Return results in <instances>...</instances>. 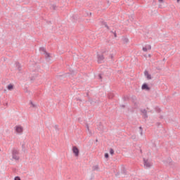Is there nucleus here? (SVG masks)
<instances>
[{
  "instance_id": "f257e3e1",
  "label": "nucleus",
  "mask_w": 180,
  "mask_h": 180,
  "mask_svg": "<svg viewBox=\"0 0 180 180\" xmlns=\"http://www.w3.org/2000/svg\"><path fill=\"white\" fill-rule=\"evenodd\" d=\"M19 150L18 148H13L12 150V157L13 160L16 161L19 160Z\"/></svg>"
},
{
  "instance_id": "f03ea898",
  "label": "nucleus",
  "mask_w": 180,
  "mask_h": 180,
  "mask_svg": "<svg viewBox=\"0 0 180 180\" xmlns=\"http://www.w3.org/2000/svg\"><path fill=\"white\" fill-rule=\"evenodd\" d=\"M105 51L102 52L101 55L98 54L97 58H98V64H102L103 63V60H105V57L103 56V54H105Z\"/></svg>"
},
{
  "instance_id": "7ed1b4c3",
  "label": "nucleus",
  "mask_w": 180,
  "mask_h": 180,
  "mask_svg": "<svg viewBox=\"0 0 180 180\" xmlns=\"http://www.w3.org/2000/svg\"><path fill=\"white\" fill-rule=\"evenodd\" d=\"M142 91H150L151 89V87L148 85L147 83H143L141 86Z\"/></svg>"
},
{
  "instance_id": "20e7f679",
  "label": "nucleus",
  "mask_w": 180,
  "mask_h": 180,
  "mask_svg": "<svg viewBox=\"0 0 180 180\" xmlns=\"http://www.w3.org/2000/svg\"><path fill=\"white\" fill-rule=\"evenodd\" d=\"M72 153L75 154V157H78L79 155V149H78L77 146H73Z\"/></svg>"
},
{
  "instance_id": "39448f33",
  "label": "nucleus",
  "mask_w": 180,
  "mask_h": 180,
  "mask_svg": "<svg viewBox=\"0 0 180 180\" xmlns=\"http://www.w3.org/2000/svg\"><path fill=\"white\" fill-rule=\"evenodd\" d=\"M143 164L146 168H150L151 165H153L151 162H148V160H146V158H143Z\"/></svg>"
},
{
  "instance_id": "423d86ee",
  "label": "nucleus",
  "mask_w": 180,
  "mask_h": 180,
  "mask_svg": "<svg viewBox=\"0 0 180 180\" xmlns=\"http://www.w3.org/2000/svg\"><path fill=\"white\" fill-rule=\"evenodd\" d=\"M15 131H17V133H22L23 131V127H22L20 126H16Z\"/></svg>"
},
{
  "instance_id": "0eeeda50",
  "label": "nucleus",
  "mask_w": 180,
  "mask_h": 180,
  "mask_svg": "<svg viewBox=\"0 0 180 180\" xmlns=\"http://www.w3.org/2000/svg\"><path fill=\"white\" fill-rule=\"evenodd\" d=\"M141 113L143 114L144 119H147L148 117V115H147V110L143 109V110H141Z\"/></svg>"
},
{
  "instance_id": "6e6552de",
  "label": "nucleus",
  "mask_w": 180,
  "mask_h": 180,
  "mask_svg": "<svg viewBox=\"0 0 180 180\" xmlns=\"http://www.w3.org/2000/svg\"><path fill=\"white\" fill-rule=\"evenodd\" d=\"M144 75L145 77H146L147 79H151V75H150V73H148V70H145L144 71Z\"/></svg>"
},
{
  "instance_id": "1a4fd4ad",
  "label": "nucleus",
  "mask_w": 180,
  "mask_h": 180,
  "mask_svg": "<svg viewBox=\"0 0 180 180\" xmlns=\"http://www.w3.org/2000/svg\"><path fill=\"white\" fill-rule=\"evenodd\" d=\"M143 51H148V50H151V45H146L143 46L142 49Z\"/></svg>"
},
{
  "instance_id": "9d476101",
  "label": "nucleus",
  "mask_w": 180,
  "mask_h": 180,
  "mask_svg": "<svg viewBox=\"0 0 180 180\" xmlns=\"http://www.w3.org/2000/svg\"><path fill=\"white\" fill-rule=\"evenodd\" d=\"M45 55V58L47 61H50V58L51 57V56L50 55L49 53H48L47 51L46 53H44Z\"/></svg>"
},
{
  "instance_id": "9b49d317",
  "label": "nucleus",
  "mask_w": 180,
  "mask_h": 180,
  "mask_svg": "<svg viewBox=\"0 0 180 180\" xmlns=\"http://www.w3.org/2000/svg\"><path fill=\"white\" fill-rule=\"evenodd\" d=\"M100 23H101V25H103V26H105V27H106V29H108V30H109L110 29L106 22H105L103 20H101Z\"/></svg>"
},
{
  "instance_id": "f8f14e48",
  "label": "nucleus",
  "mask_w": 180,
  "mask_h": 180,
  "mask_svg": "<svg viewBox=\"0 0 180 180\" xmlns=\"http://www.w3.org/2000/svg\"><path fill=\"white\" fill-rule=\"evenodd\" d=\"M13 88H15V85L13 84H9L8 86H7V89L8 91H12V89H13Z\"/></svg>"
},
{
  "instance_id": "ddd939ff",
  "label": "nucleus",
  "mask_w": 180,
  "mask_h": 180,
  "mask_svg": "<svg viewBox=\"0 0 180 180\" xmlns=\"http://www.w3.org/2000/svg\"><path fill=\"white\" fill-rule=\"evenodd\" d=\"M16 68H18V71H22V66L19 62H15Z\"/></svg>"
},
{
  "instance_id": "4468645a",
  "label": "nucleus",
  "mask_w": 180,
  "mask_h": 180,
  "mask_svg": "<svg viewBox=\"0 0 180 180\" xmlns=\"http://www.w3.org/2000/svg\"><path fill=\"white\" fill-rule=\"evenodd\" d=\"M114 96H115V94L112 91H110L108 94V97L109 98V99H113Z\"/></svg>"
},
{
  "instance_id": "2eb2a0df",
  "label": "nucleus",
  "mask_w": 180,
  "mask_h": 180,
  "mask_svg": "<svg viewBox=\"0 0 180 180\" xmlns=\"http://www.w3.org/2000/svg\"><path fill=\"white\" fill-rule=\"evenodd\" d=\"M72 18L73 19V22H77V20L79 19L78 15H75Z\"/></svg>"
},
{
  "instance_id": "dca6fc26",
  "label": "nucleus",
  "mask_w": 180,
  "mask_h": 180,
  "mask_svg": "<svg viewBox=\"0 0 180 180\" xmlns=\"http://www.w3.org/2000/svg\"><path fill=\"white\" fill-rule=\"evenodd\" d=\"M50 9H52L53 11H56V9H57V6L56 4H52L50 6Z\"/></svg>"
},
{
  "instance_id": "f3484780",
  "label": "nucleus",
  "mask_w": 180,
  "mask_h": 180,
  "mask_svg": "<svg viewBox=\"0 0 180 180\" xmlns=\"http://www.w3.org/2000/svg\"><path fill=\"white\" fill-rule=\"evenodd\" d=\"M121 172H122V174H123V175H127V171L126 170V169L124 167L122 168Z\"/></svg>"
},
{
  "instance_id": "a211bd4d",
  "label": "nucleus",
  "mask_w": 180,
  "mask_h": 180,
  "mask_svg": "<svg viewBox=\"0 0 180 180\" xmlns=\"http://www.w3.org/2000/svg\"><path fill=\"white\" fill-rule=\"evenodd\" d=\"M39 51H42V53H44V54L47 51H46V48L40 47L39 48Z\"/></svg>"
},
{
  "instance_id": "6ab92c4d",
  "label": "nucleus",
  "mask_w": 180,
  "mask_h": 180,
  "mask_svg": "<svg viewBox=\"0 0 180 180\" xmlns=\"http://www.w3.org/2000/svg\"><path fill=\"white\" fill-rule=\"evenodd\" d=\"M92 169L93 171H98V169H99V166L98 165L93 166Z\"/></svg>"
},
{
  "instance_id": "aec40b11",
  "label": "nucleus",
  "mask_w": 180,
  "mask_h": 180,
  "mask_svg": "<svg viewBox=\"0 0 180 180\" xmlns=\"http://www.w3.org/2000/svg\"><path fill=\"white\" fill-rule=\"evenodd\" d=\"M30 105H32V108H36V104L33 103V101H30Z\"/></svg>"
},
{
  "instance_id": "412c9836",
  "label": "nucleus",
  "mask_w": 180,
  "mask_h": 180,
  "mask_svg": "<svg viewBox=\"0 0 180 180\" xmlns=\"http://www.w3.org/2000/svg\"><path fill=\"white\" fill-rule=\"evenodd\" d=\"M110 154L111 155H113V154H115V150H114L112 148H110Z\"/></svg>"
},
{
  "instance_id": "4be33fe9",
  "label": "nucleus",
  "mask_w": 180,
  "mask_h": 180,
  "mask_svg": "<svg viewBox=\"0 0 180 180\" xmlns=\"http://www.w3.org/2000/svg\"><path fill=\"white\" fill-rule=\"evenodd\" d=\"M123 42H124V43H129V39H127V38H124V39H123Z\"/></svg>"
},
{
  "instance_id": "5701e85b",
  "label": "nucleus",
  "mask_w": 180,
  "mask_h": 180,
  "mask_svg": "<svg viewBox=\"0 0 180 180\" xmlns=\"http://www.w3.org/2000/svg\"><path fill=\"white\" fill-rule=\"evenodd\" d=\"M155 110H156V112H158V113H160L161 112V108H156Z\"/></svg>"
},
{
  "instance_id": "b1692460",
  "label": "nucleus",
  "mask_w": 180,
  "mask_h": 180,
  "mask_svg": "<svg viewBox=\"0 0 180 180\" xmlns=\"http://www.w3.org/2000/svg\"><path fill=\"white\" fill-rule=\"evenodd\" d=\"M22 151H24L25 153V151H26V148H25V143L22 145Z\"/></svg>"
},
{
  "instance_id": "393cba45",
  "label": "nucleus",
  "mask_w": 180,
  "mask_h": 180,
  "mask_svg": "<svg viewBox=\"0 0 180 180\" xmlns=\"http://www.w3.org/2000/svg\"><path fill=\"white\" fill-rule=\"evenodd\" d=\"M111 33L114 34V37H117V34H116V32L110 31Z\"/></svg>"
},
{
  "instance_id": "a878e982",
  "label": "nucleus",
  "mask_w": 180,
  "mask_h": 180,
  "mask_svg": "<svg viewBox=\"0 0 180 180\" xmlns=\"http://www.w3.org/2000/svg\"><path fill=\"white\" fill-rule=\"evenodd\" d=\"M104 157L105 158H109V153H105Z\"/></svg>"
},
{
  "instance_id": "bb28decb",
  "label": "nucleus",
  "mask_w": 180,
  "mask_h": 180,
  "mask_svg": "<svg viewBox=\"0 0 180 180\" xmlns=\"http://www.w3.org/2000/svg\"><path fill=\"white\" fill-rule=\"evenodd\" d=\"M14 180H20V177L17 176L14 178Z\"/></svg>"
},
{
  "instance_id": "cd10ccee",
  "label": "nucleus",
  "mask_w": 180,
  "mask_h": 180,
  "mask_svg": "<svg viewBox=\"0 0 180 180\" xmlns=\"http://www.w3.org/2000/svg\"><path fill=\"white\" fill-rule=\"evenodd\" d=\"M109 58H111V60H113V54H110L109 56Z\"/></svg>"
},
{
  "instance_id": "c85d7f7f",
  "label": "nucleus",
  "mask_w": 180,
  "mask_h": 180,
  "mask_svg": "<svg viewBox=\"0 0 180 180\" xmlns=\"http://www.w3.org/2000/svg\"><path fill=\"white\" fill-rule=\"evenodd\" d=\"M98 78H99V79H102V75L101 74H98Z\"/></svg>"
},
{
  "instance_id": "c756f323",
  "label": "nucleus",
  "mask_w": 180,
  "mask_h": 180,
  "mask_svg": "<svg viewBox=\"0 0 180 180\" xmlns=\"http://www.w3.org/2000/svg\"><path fill=\"white\" fill-rule=\"evenodd\" d=\"M34 79H35L34 77H32L30 78V81H34Z\"/></svg>"
},
{
  "instance_id": "7c9ffc66",
  "label": "nucleus",
  "mask_w": 180,
  "mask_h": 180,
  "mask_svg": "<svg viewBox=\"0 0 180 180\" xmlns=\"http://www.w3.org/2000/svg\"><path fill=\"white\" fill-rule=\"evenodd\" d=\"M86 129H87L88 131H89V125L86 124Z\"/></svg>"
},
{
  "instance_id": "2f4dec72",
  "label": "nucleus",
  "mask_w": 180,
  "mask_h": 180,
  "mask_svg": "<svg viewBox=\"0 0 180 180\" xmlns=\"http://www.w3.org/2000/svg\"><path fill=\"white\" fill-rule=\"evenodd\" d=\"M121 108H126V105H121Z\"/></svg>"
},
{
  "instance_id": "473e14b6",
  "label": "nucleus",
  "mask_w": 180,
  "mask_h": 180,
  "mask_svg": "<svg viewBox=\"0 0 180 180\" xmlns=\"http://www.w3.org/2000/svg\"><path fill=\"white\" fill-rule=\"evenodd\" d=\"M48 25H50L51 23V21H47Z\"/></svg>"
},
{
  "instance_id": "72a5a7b5",
  "label": "nucleus",
  "mask_w": 180,
  "mask_h": 180,
  "mask_svg": "<svg viewBox=\"0 0 180 180\" xmlns=\"http://www.w3.org/2000/svg\"><path fill=\"white\" fill-rule=\"evenodd\" d=\"M4 106H8V103H6L4 104Z\"/></svg>"
},
{
  "instance_id": "f704fd0d",
  "label": "nucleus",
  "mask_w": 180,
  "mask_h": 180,
  "mask_svg": "<svg viewBox=\"0 0 180 180\" xmlns=\"http://www.w3.org/2000/svg\"><path fill=\"white\" fill-rule=\"evenodd\" d=\"M142 129H143V127H139V130H142Z\"/></svg>"
},
{
  "instance_id": "c9c22d12",
  "label": "nucleus",
  "mask_w": 180,
  "mask_h": 180,
  "mask_svg": "<svg viewBox=\"0 0 180 180\" xmlns=\"http://www.w3.org/2000/svg\"><path fill=\"white\" fill-rule=\"evenodd\" d=\"M159 2H164V0H159Z\"/></svg>"
},
{
  "instance_id": "e433bc0d",
  "label": "nucleus",
  "mask_w": 180,
  "mask_h": 180,
  "mask_svg": "<svg viewBox=\"0 0 180 180\" xmlns=\"http://www.w3.org/2000/svg\"><path fill=\"white\" fill-rule=\"evenodd\" d=\"M141 136H143V131L140 132Z\"/></svg>"
},
{
  "instance_id": "4c0bfd02",
  "label": "nucleus",
  "mask_w": 180,
  "mask_h": 180,
  "mask_svg": "<svg viewBox=\"0 0 180 180\" xmlns=\"http://www.w3.org/2000/svg\"><path fill=\"white\" fill-rule=\"evenodd\" d=\"M176 1H177V3H178V4H179V2H180V0H176Z\"/></svg>"
},
{
  "instance_id": "58836bf2",
  "label": "nucleus",
  "mask_w": 180,
  "mask_h": 180,
  "mask_svg": "<svg viewBox=\"0 0 180 180\" xmlns=\"http://www.w3.org/2000/svg\"><path fill=\"white\" fill-rule=\"evenodd\" d=\"M89 15H90V16H92V13H90Z\"/></svg>"
},
{
  "instance_id": "ea45409f",
  "label": "nucleus",
  "mask_w": 180,
  "mask_h": 180,
  "mask_svg": "<svg viewBox=\"0 0 180 180\" xmlns=\"http://www.w3.org/2000/svg\"><path fill=\"white\" fill-rule=\"evenodd\" d=\"M55 128H56V129H58V126H57V125H56V126H55Z\"/></svg>"
},
{
  "instance_id": "a19ab883",
  "label": "nucleus",
  "mask_w": 180,
  "mask_h": 180,
  "mask_svg": "<svg viewBox=\"0 0 180 180\" xmlns=\"http://www.w3.org/2000/svg\"><path fill=\"white\" fill-rule=\"evenodd\" d=\"M86 95H87V96H88L89 95V93H87Z\"/></svg>"
},
{
  "instance_id": "79ce46f5",
  "label": "nucleus",
  "mask_w": 180,
  "mask_h": 180,
  "mask_svg": "<svg viewBox=\"0 0 180 180\" xmlns=\"http://www.w3.org/2000/svg\"><path fill=\"white\" fill-rule=\"evenodd\" d=\"M139 130H140V132H141V131H143V129H139Z\"/></svg>"
},
{
  "instance_id": "37998d69",
  "label": "nucleus",
  "mask_w": 180,
  "mask_h": 180,
  "mask_svg": "<svg viewBox=\"0 0 180 180\" xmlns=\"http://www.w3.org/2000/svg\"><path fill=\"white\" fill-rule=\"evenodd\" d=\"M148 56H149V57H151V55H150V54H149V55H148Z\"/></svg>"
},
{
  "instance_id": "c03bdc74",
  "label": "nucleus",
  "mask_w": 180,
  "mask_h": 180,
  "mask_svg": "<svg viewBox=\"0 0 180 180\" xmlns=\"http://www.w3.org/2000/svg\"><path fill=\"white\" fill-rule=\"evenodd\" d=\"M160 119H162V116H160Z\"/></svg>"
},
{
  "instance_id": "a18cd8bd",
  "label": "nucleus",
  "mask_w": 180,
  "mask_h": 180,
  "mask_svg": "<svg viewBox=\"0 0 180 180\" xmlns=\"http://www.w3.org/2000/svg\"><path fill=\"white\" fill-rule=\"evenodd\" d=\"M58 77H63V76L60 75V76H58Z\"/></svg>"
},
{
  "instance_id": "49530a36",
  "label": "nucleus",
  "mask_w": 180,
  "mask_h": 180,
  "mask_svg": "<svg viewBox=\"0 0 180 180\" xmlns=\"http://www.w3.org/2000/svg\"><path fill=\"white\" fill-rule=\"evenodd\" d=\"M4 91H6V89H4Z\"/></svg>"
},
{
  "instance_id": "de8ad7c7",
  "label": "nucleus",
  "mask_w": 180,
  "mask_h": 180,
  "mask_svg": "<svg viewBox=\"0 0 180 180\" xmlns=\"http://www.w3.org/2000/svg\"><path fill=\"white\" fill-rule=\"evenodd\" d=\"M96 141H98V139H96Z\"/></svg>"
},
{
  "instance_id": "09e8293b",
  "label": "nucleus",
  "mask_w": 180,
  "mask_h": 180,
  "mask_svg": "<svg viewBox=\"0 0 180 180\" xmlns=\"http://www.w3.org/2000/svg\"><path fill=\"white\" fill-rule=\"evenodd\" d=\"M0 151H1V149H0Z\"/></svg>"
}]
</instances>
